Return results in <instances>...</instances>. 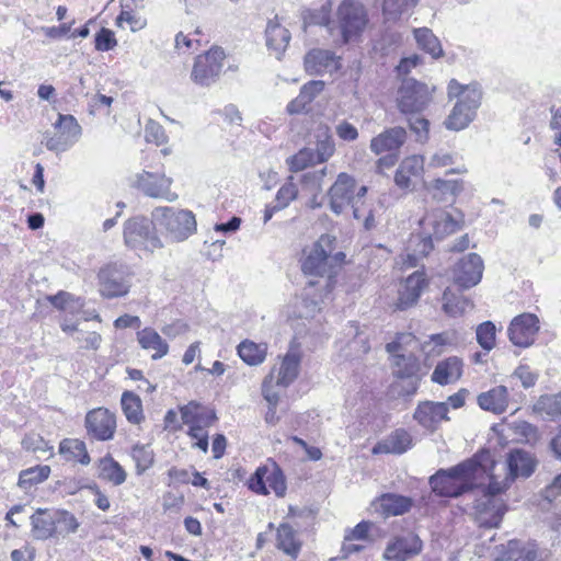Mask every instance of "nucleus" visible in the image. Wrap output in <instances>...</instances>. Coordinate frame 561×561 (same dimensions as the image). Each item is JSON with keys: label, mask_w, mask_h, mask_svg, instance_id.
Here are the masks:
<instances>
[{"label": "nucleus", "mask_w": 561, "mask_h": 561, "mask_svg": "<svg viewBox=\"0 0 561 561\" xmlns=\"http://www.w3.org/2000/svg\"><path fill=\"white\" fill-rule=\"evenodd\" d=\"M117 45L114 32L110 28L102 27L95 34V49L100 51L112 50Z\"/></svg>", "instance_id": "nucleus-55"}, {"label": "nucleus", "mask_w": 561, "mask_h": 561, "mask_svg": "<svg viewBox=\"0 0 561 561\" xmlns=\"http://www.w3.org/2000/svg\"><path fill=\"white\" fill-rule=\"evenodd\" d=\"M100 293L105 298L125 296L130 288V282L126 270L116 264H110L99 272Z\"/></svg>", "instance_id": "nucleus-10"}, {"label": "nucleus", "mask_w": 561, "mask_h": 561, "mask_svg": "<svg viewBox=\"0 0 561 561\" xmlns=\"http://www.w3.org/2000/svg\"><path fill=\"white\" fill-rule=\"evenodd\" d=\"M355 190V179L345 172L340 173L328 192L330 209L340 215L346 206L351 205L353 207Z\"/></svg>", "instance_id": "nucleus-14"}, {"label": "nucleus", "mask_w": 561, "mask_h": 561, "mask_svg": "<svg viewBox=\"0 0 561 561\" xmlns=\"http://www.w3.org/2000/svg\"><path fill=\"white\" fill-rule=\"evenodd\" d=\"M407 140V130L396 126L388 128L370 140L371 152L379 156L383 152H397Z\"/></svg>", "instance_id": "nucleus-21"}, {"label": "nucleus", "mask_w": 561, "mask_h": 561, "mask_svg": "<svg viewBox=\"0 0 561 561\" xmlns=\"http://www.w3.org/2000/svg\"><path fill=\"white\" fill-rule=\"evenodd\" d=\"M506 512V505L499 496L482 495L474 503V518L480 527L496 528Z\"/></svg>", "instance_id": "nucleus-13"}, {"label": "nucleus", "mask_w": 561, "mask_h": 561, "mask_svg": "<svg viewBox=\"0 0 561 561\" xmlns=\"http://www.w3.org/2000/svg\"><path fill=\"white\" fill-rule=\"evenodd\" d=\"M535 409L551 417L561 415V394L540 397Z\"/></svg>", "instance_id": "nucleus-50"}, {"label": "nucleus", "mask_w": 561, "mask_h": 561, "mask_svg": "<svg viewBox=\"0 0 561 561\" xmlns=\"http://www.w3.org/2000/svg\"><path fill=\"white\" fill-rule=\"evenodd\" d=\"M327 172L328 168L323 167L320 170H313L304 173L300 180L304 188L308 190L313 195L322 192V184Z\"/></svg>", "instance_id": "nucleus-49"}, {"label": "nucleus", "mask_w": 561, "mask_h": 561, "mask_svg": "<svg viewBox=\"0 0 561 561\" xmlns=\"http://www.w3.org/2000/svg\"><path fill=\"white\" fill-rule=\"evenodd\" d=\"M462 360L457 356H450L437 363L431 379L440 386L457 381L462 375Z\"/></svg>", "instance_id": "nucleus-26"}, {"label": "nucleus", "mask_w": 561, "mask_h": 561, "mask_svg": "<svg viewBox=\"0 0 561 561\" xmlns=\"http://www.w3.org/2000/svg\"><path fill=\"white\" fill-rule=\"evenodd\" d=\"M99 477L112 482L114 485H121L126 481L127 474L117 461L106 456L100 460Z\"/></svg>", "instance_id": "nucleus-38"}, {"label": "nucleus", "mask_w": 561, "mask_h": 561, "mask_svg": "<svg viewBox=\"0 0 561 561\" xmlns=\"http://www.w3.org/2000/svg\"><path fill=\"white\" fill-rule=\"evenodd\" d=\"M489 455H474L448 469H439L430 477L432 491L442 497H459L477 485V480L486 472L482 462Z\"/></svg>", "instance_id": "nucleus-1"}, {"label": "nucleus", "mask_w": 561, "mask_h": 561, "mask_svg": "<svg viewBox=\"0 0 561 561\" xmlns=\"http://www.w3.org/2000/svg\"><path fill=\"white\" fill-rule=\"evenodd\" d=\"M298 195L297 185L293 182H287L280 186L276 194L275 203L278 208H286L291 201L296 199Z\"/></svg>", "instance_id": "nucleus-54"}, {"label": "nucleus", "mask_w": 561, "mask_h": 561, "mask_svg": "<svg viewBox=\"0 0 561 561\" xmlns=\"http://www.w3.org/2000/svg\"><path fill=\"white\" fill-rule=\"evenodd\" d=\"M537 465L538 461L534 454L522 448H514L506 456L507 473L511 481L529 478L535 472Z\"/></svg>", "instance_id": "nucleus-18"}, {"label": "nucleus", "mask_w": 561, "mask_h": 561, "mask_svg": "<svg viewBox=\"0 0 561 561\" xmlns=\"http://www.w3.org/2000/svg\"><path fill=\"white\" fill-rule=\"evenodd\" d=\"M335 238L330 234H322L309 251H305L301 261L304 274L316 277L331 278L335 271H331L328 254L333 252Z\"/></svg>", "instance_id": "nucleus-5"}, {"label": "nucleus", "mask_w": 561, "mask_h": 561, "mask_svg": "<svg viewBox=\"0 0 561 561\" xmlns=\"http://www.w3.org/2000/svg\"><path fill=\"white\" fill-rule=\"evenodd\" d=\"M265 36L267 48L273 50L276 58L279 59L289 44V31L278 22L270 20L265 30Z\"/></svg>", "instance_id": "nucleus-28"}, {"label": "nucleus", "mask_w": 561, "mask_h": 561, "mask_svg": "<svg viewBox=\"0 0 561 561\" xmlns=\"http://www.w3.org/2000/svg\"><path fill=\"white\" fill-rule=\"evenodd\" d=\"M319 163L327 162L335 152V142L328 126H321L316 131V149H313Z\"/></svg>", "instance_id": "nucleus-34"}, {"label": "nucleus", "mask_w": 561, "mask_h": 561, "mask_svg": "<svg viewBox=\"0 0 561 561\" xmlns=\"http://www.w3.org/2000/svg\"><path fill=\"white\" fill-rule=\"evenodd\" d=\"M337 23L344 44L358 37L368 23L367 11L357 0H342L337 11Z\"/></svg>", "instance_id": "nucleus-4"}, {"label": "nucleus", "mask_w": 561, "mask_h": 561, "mask_svg": "<svg viewBox=\"0 0 561 561\" xmlns=\"http://www.w3.org/2000/svg\"><path fill=\"white\" fill-rule=\"evenodd\" d=\"M300 354L295 351H289L283 358L278 368L277 376H275V385L277 387L287 388L291 385L299 374Z\"/></svg>", "instance_id": "nucleus-30"}, {"label": "nucleus", "mask_w": 561, "mask_h": 561, "mask_svg": "<svg viewBox=\"0 0 561 561\" xmlns=\"http://www.w3.org/2000/svg\"><path fill=\"white\" fill-rule=\"evenodd\" d=\"M50 473L49 466H35L25 470H22L20 472L19 477V486L27 490L32 488L33 485H36L38 483H42L45 481Z\"/></svg>", "instance_id": "nucleus-43"}, {"label": "nucleus", "mask_w": 561, "mask_h": 561, "mask_svg": "<svg viewBox=\"0 0 561 561\" xmlns=\"http://www.w3.org/2000/svg\"><path fill=\"white\" fill-rule=\"evenodd\" d=\"M415 39L419 46L428 53L433 58H439L443 56V48L438 38L434 33L426 27L417 28L414 31Z\"/></svg>", "instance_id": "nucleus-42"}, {"label": "nucleus", "mask_w": 561, "mask_h": 561, "mask_svg": "<svg viewBox=\"0 0 561 561\" xmlns=\"http://www.w3.org/2000/svg\"><path fill=\"white\" fill-rule=\"evenodd\" d=\"M335 131L344 141H354L358 138L357 128L347 121L340 122L335 127Z\"/></svg>", "instance_id": "nucleus-62"}, {"label": "nucleus", "mask_w": 561, "mask_h": 561, "mask_svg": "<svg viewBox=\"0 0 561 561\" xmlns=\"http://www.w3.org/2000/svg\"><path fill=\"white\" fill-rule=\"evenodd\" d=\"M433 198L439 202H448L462 191V182L459 180L436 179L426 185Z\"/></svg>", "instance_id": "nucleus-33"}, {"label": "nucleus", "mask_w": 561, "mask_h": 561, "mask_svg": "<svg viewBox=\"0 0 561 561\" xmlns=\"http://www.w3.org/2000/svg\"><path fill=\"white\" fill-rule=\"evenodd\" d=\"M448 407L444 402L424 401L413 414L414 420L424 428L435 431L442 421H448Z\"/></svg>", "instance_id": "nucleus-19"}, {"label": "nucleus", "mask_w": 561, "mask_h": 561, "mask_svg": "<svg viewBox=\"0 0 561 561\" xmlns=\"http://www.w3.org/2000/svg\"><path fill=\"white\" fill-rule=\"evenodd\" d=\"M426 285L427 280L424 272L416 271L408 276L403 289L399 293L397 308L405 310L416 304Z\"/></svg>", "instance_id": "nucleus-22"}, {"label": "nucleus", "mask_w": 561, "mask_h": 561, "mask_svg": "<svg viewBox=\"0 0 561 561\" xmlns=\"http://www.w3.org/2000/svg\"><path fill=\"white\" fill-rule=\"evenodd\" d=\"M319 163L313 149L302 148L288 159L289 169L293 172L301 171L310 165Z\"/></svg>", "instance_id": "nucleus-47"}, {"label": "nucleus", "mask_w": 561, "mask_h": 561, "mask_svg": "<svg viewBox=\"0 0 561 561\" xmlns=\"http://www.w3.org/2000/svg\"><path fill=\"white\" fill-rule=\"evenodd\" d=\"M153 220L137 216L129 218L124 224V243L135 251L153 252L162 248V242L156 232Z\"/></svg>", "instance_id": "nucleus-3"}, {"label": "nucleus", "mask_w": 561, "mask_h": 561, "mask_svg": "<svg viewBox=\"0 0 561 561\" xmlns=\"http://www.w3.org/2000/svg\"><path fill=\"white\" fill-rule=\"evenodd\" d=\"M423 542L415 534L396 537L388 542L383 558L389 561H407L421 553Z\"/></svg>", "instance_id": "nucleus-17"}, {"label": "nucleus", "mask_w": 561, "mask_h": 561, "mask_svg": "<svg viewBox=\"0 0 561 561\" xmlns=\"http://www.w3.org/2000/svg\"><path fill=\"white\" fill-rule=\"evenodd\" d=\"M121 404L128 422L139 424L144 420L141 400L137 394L125 391L122 394Z\"/></svg>", "instance_id": "nucleus-40"}, {"label": "nucleus", "mask_w": 561, "mask_h": 561, "mask_svg": "<svg viewBox=\"0 0 561 561\" xmlns=\"http://www.w3.org/2000/svg\"><path fill=\"white\" fill-rule=\"evenodd\" d=\"M59 453L64 455L67 460H76L82 465H89L91 461L85 443L77 438H66L61 440Z\"/></svg>", "instance_id": "nucleus-36"}, {"label": "nucleus", "mask_w": 561, "mask_h": 561, "mask_svg": "<svg viewBox=\"0 0 561 561\" xmlns=\"http://www.w3.org/2000/svg\"><path fill=\"white\" fill-rule=\"evenodd\" d=\"M217 420L216 413L210 409H202L197 415V419L192 427L205 430L211 426Z\"/></svg>", "instance_id": "nucleus-64"}, {"label": "nucleus", "mask_w": 561, "mask_h": 561, "mask_svg": "<svg viewBox=\"0 0 561 561\" xmlns=\"http://www.w3.org/2000/svg\"><path fill=\"white\" fill-rule=\"evenodd\" d=\"M330 11L329 2L322 4L319 10L309 11L304 16L305 26L310 24L328 26L330 24Z\"/></svg>", "instance_id": "nucleus-53"}, {"label": "nucleus", "mask_w": 561, "mask_h": 561, "mask_svg": "<svg viewBox=\"0 0 561 561\" xmlns=\"http://www.w3.org/2000/svg\"><path fill=\"white\" fill-rule=\"evenodd\" d=\"M424 170V159L422 156H411L405 158L394 174V182L401 188H409L411 178L419 176Z\"/></svg>", "instance_id": "nucleus-31"}, {"label": "nucleus", "mask_w": 561, "mask_h": 561, "mask_svg": "<svg viewBox=\"0 0 561 561\" xmlns=\"http://www.w3.org/2000/svg\"><path fill=\"white\" fill-rule=\"evenodd\" d=\"M266 482L276 496L283 497L285 495L287 489L286 480L279 467L274 465L273 469L271 471L268 470Z\"/></svg>", "instance_id": "nucleus-52"}, {"label": "nucleus", "mask_w": 561, "mask_h": 561, "mask_svg": "<svg viewBox=\"0 0 561 561\" xmlns=\"http://www.w3.org/2000/svg\"><path fill=\"white\" fill-rule=\"evenodd\" d=\"M431 102V93L425 83L405 78L397 93V106L401 114L422 113Z\"/></svg>", "instance_id": "nucleus-6"}, {"label": "nucleus", "mask_w": 561, "mask_h": 561, "mask_svg": "<svg viewBox=\"0 0 561 561\" xmlns=\"http://www.w3.org/2000/svg\"><path fill=\"white\" fill-rule=\"evenodd\" d=\"M442 299L444 311L451 317L462 314L466 309L471 306L469 299L460 294L454 293L450 288L444 290Z\"/></svg>", "instance_id": "nucleus-41"}, {"label": "nucleus", "mask_w": 561, "mask_h": 561, "mask_svg": "<svg viewBox=\"0 0 561 561\" xmlns=\"http://www.w3.org/2000/svg\"><path fill=\"white\" fill-rule=\"evenodd\" d=\"M171 184L172 179L148 171L136 174L134 182V185L148 197L174 202L178 194L171 191Z\"/></svg>", "instance_id": "nucleus-11"}, {"label": "nucleus", "mask_w": 561, "mask_h": 561, "mask_svg": "<svg viewBox=\"0 0 561 561\" xmlns=\"http://www.w3.org/2000/svg\"><path fill=\"white\" fill-rule=\"evenodd\" d=\"M371 527V523L369 522H360L353 529H351L345 536V541L353 540H365L368 536V531Z\"/></svg>", "instance_id": "nucleus-63"}, {"label": "nucleus", "mask_w": 561, "mask_h": 561, "mask_svg": "<svg viewBox=\"0 0 561 561\" xmlns=\"http://www.w3.org/2000/svg\"><path fill=\"white\" fill-rule=\"evenodd\" d=\"M201 410V404L195 401H191L180 408L181 419L184 424L188 425V428L194 425Z\"/></svg>", "instance_id": "nucleus-59"}, {"label": "nucleus", "mask_w": 561, "mask_h": 561, "mask_svg": "<svg viewBox=\"0 0 561 561\" xmlns=\"http://www.w3.org/2000/svg\"><path fill=\"white\" fill-rule=\"evenodd\" d=\"M131 457L136 462V470L138 474H142L148 470L154 460L153 450L149 445H136L131 450Z\"/></svg>", "instance_id": "nucleus-46"}, {"label": "nucleus", "mask_w": 561, "mask_h": 561, "mask_svg": "<svg viewBox=\"0 0 561 561\" xmlns=\"http://www.w3.org/2000/svg\"><path fill=\"white\" fill-rule=\"evenodd\" d=\"M425 220L433 228V233L430 236L431 240H442L446 236L456 232L460 228L459 222L445 210H438L432 216H427Z\"/></svg>", "instance_id": "nucleus-29"}, {"label": "nucleus", "mask_w": 561, "mask_h": 561, "mask_svg": "<svg viewBox=\"0 0 561 561\" xmlns=\"http://www.w3.org/2000/svg\"><path fill=\"white\" fill-rule=\"evenodd\" d=\"M482 93L480 89H469L461 99L457 101L451 113L445 121V126L450 130L466 128L476 117L478 107L481 104Z\"/></svg>", "instance_id": "nucleus-8"}, {"label": "nucleus", "mask_w": 561, "mask_h": 561, "mask_svg": "<svg viewBox=\"0 0 561 561\" xmlns=\"http://www.w3.org/2000/svg\"><path fill=\"white\" fill-rule=\"evenodd\" d=\"M512 377L518 378L526 389L535 386L538 378L537 374L533 373L526 365H519L512 374Z\"/></svg>", "instance_id": "nucleus-60"}, {"label": "nucleus", "mask_w": 561, "mask_h": 561, "mask_svg": "<svg viewBox=\"0 0 561 561\" xmlns=\"http://www.w3.org/2000/svg\"><path fill=\"white\" fill-rule=\"evenodd\" d=\"M539 319L534 313H522L515 317L507 329L510 341L518 347L530 346L539 332Z\"/></svg>", "instance_id": "nucleus-12"}, {"label": "nucleus", "mask_w": 561, "mask_h": 561, "mask_svg": "<svg viewBox=\"0 0 561 561\" xmlns=\"http://www.w3.org/2000/svg\"><path fill=\"white\" fill-rule=\"evenodd\" d=\"M379 508L386 516H398L407 513L412 506V500L408 496L386 493L379 500Z\"/></svg>", "instance_id": "nucleus-32"}, {"label": "nucleus", "mask_w": 561, "mask_h": 561, "mask_svg": "<svg viewBox=\"0 0 561 561\" xmlns=\"http://www.w3.org/2000/svg\"><path fill=\"white\" fill-rule=\"evenodd\" d=\"M122 11L116 18V25L122 26L123 22L130 25L133 32L139 31L146 26V21L133 14L134 7L128 2L121 0Z\"/></svg>", "instance_id": "nucleus-48"}, {"label": "nucleus", "mask_w": 561, "mask_h": 561, "mask_svg": "<svg viewBox=\"0 0 561 561\" xmlns=\"http://www.w3.org/2000/svg\"><path fill=\"white\" fill-rule=\"evenodd\" d=\"M478 344L486 352L495 346L496 328L492 321H484L476 329Z\"/></svg>", "instance_id": "nucleus-45"}, {"label": "nucleus", "mask_w": 561, "mask_h": 561, "mask_svg": "<svg viewBox=\"0 0 561 561\" xmlns=\"http://www.w3.org/2000/svg\"><path fill=\"white\" fill-rule=\"evenodd\" d=\"M57 524L61 525L68 534L76 533L80 526L76 516L68 511H57Z\"/></svg>", "instance_id": "nucleus-61"}, {"label": "nucleus", "mask_w": 561, "mask_h": 561, "mask_svg": "<svg viewBox=\"0 0 561 561\" xmlns=\"http://www.w3.org/2000/svg\"><path fill=\"white\" fill-rule=\"evenodd\" d=\"M339 67L337 57L332 50L314 48L305 56V69L312 76L333 73Z\"/></svg>", "instance_id": "nucleus-20"}, {"label": "nucleus", "mask_w": 561, "mask_h": 561, "mask_svg": "<svg viewBox=\"0 0 561 561\" xmlns=\"http://www.w3.org/2000/svg\"><path fill=\"white\" fill-rule=\"evenodd\" d=\"M33 537L37 540H46L56 534L57 512L47 508H37L31 516Z\"/></svg>", "instance_id": "nucleus-24"}, {"label": "nucleus", "mask_w": 561, "mask_h": 561, "mask_svg": "<svg viewBox=\"0 0 561 561\" xmlns=\"http://www.w3.org/2000/svg\"><path fill=\"white\" fill-rule=\"evenodd\" d=\"M75 341L84 350H98L101 345L102 337L94 331H83V334H77Z\"/></svg>", "instance_id": "nucleus-58"}, {"label": "nucleus", "mask_w": 561, "mask_h": 561, "mask_svg": "<svg viewBox=\"0 0 561 561\" xmlns=\"http://www.w3.org/2000/svg\"><path fill=\"white\" fill-rule=\"evenodd\" d=\"M300 542L296 538V531L288 524H280L277 529V548L287 556L296 559L300 551Z\"/></svg>", "instance_id": "nucleus-35"}, {"label": "nucleus", "mask_w": 561, "mask_h": 561, "mask_svg": "<svg viewBox=\"0 0 561 561\" xmlns=\"http://www.w3.org/2000/svg\"><path fill=\"white\" fill-rule=\"evenodd\" d=\"M154 225L164 230L173 241H184L196 231L193 211L174 207H156L151 213Z\"/></svg>", "instance_id": "nucleus-2"}, {"label": "nucleus", "mask_w": 561, "mask_h": 561, "mask_svg": "<svg viewBox=\"0 0 561 561\" xmlns=\"http://www.w3.org/2000/svg\"><path fill=\"white\" fill-rule=\"evenodd\" d=\"M56 133L45 136V146L56 153L65 152L71 148L81 136V126L72 115L59 114L54 124Z\"/></svg>", "instance_id": "nucleus-7"}, {"label": "nucleus", "mask_w": 561, "mask_h": 561, "mask_svg": "<svg viewBox=\"0 0 561 561\" xmlns=\"http://www.w3.org/2000/svg\"><path fill=\"white\" fill-rule=\"evenodd\" d=\"M137 342L145 351L152 352L153 360L161 359L169 353V344L152 328H145L137 332Z\"/></svg>", "instance_id": "nucleus-27"}, {"label": "nucleus", "mask_w": 561, "mask_h": 561, "mask_svg": "<svg viewBox=\"0 0 561 561\" xmlns=\"http://www.w3.org/2000/svg\"><path fill=\"white\" fill-rule=\"evenodd\" d=\"M412 447V436L403 428L392 432L387 438L376 444L374 454L401 455Z\"/></svg>", "instance_id": "nucleus-25"}, {"label": "nucleus", "mask_w": 561, "mask_h": 561, "mask_svg": "<svg viewBox=\"0 0 561 561\" xmlns=\"http://www.w3.org/2000/svg\"><path fill=\"white\" fill-rule=\"evenodd\" d=\"M266 344H256L249 340L241 342L238 346V354L240 358L250 366L262 364L266 357Z\"/></svg>", "instance_id": "nucleus-37"}, {"label": "nucleus", "mask_w": 561, "mask_h": 561, "mask_svg": "<svg viewBox=\"0 0 561 561\" xmlns=\"http://www.w3.org/2000/svg\"><path fill=\"white\" fill-rule=\"evenodd\" d=\"M275 388H278V387L275 385L274 373H271L268 376L265 377V379L263 381L262 393H263L264 399L273 408H276V405L279 401V391H277Z\"/></svg>", "instance_id": "nucleus-56"}, {"label": "nucleus", "mask_w": 561, "mask_h": 561, "mask_svg": "<svg viewBox=\"0 0 561 561\" xmlns=\"http://www.w3.org/2000/svg\"><path fill=\"white\" fill-rule=\"evenodd\" d=\"M404 115L411 133L415 135V140L421 144L426 142L430 133V122L421 113Z\"/></svg>", "instance_id": "nucleus-44"}, {"label": "nucleus", "mask_w": 561, "mask_h": 561, "mask_svg": "<svg viewBox=\"0 0 561 561\" xmlns=\"http://www.w3.org/2000/svg\"><path fill=\"white\" fill-rule=\"evenodd\" d=\"M88 435L96 440H110L116 430L115 415L108 410L99 408L88 412L85 416Z\"/></svg>", "instance_id": "nucleus-15"}, {"label": "nucleus", "mask_w": 561, "mask_h": 561, "mask_svg": "<svg viewBox=\"0 0 561 561\" xmlns=\"http://www.w3.org/2000/svg\"><path fill=\"white\" fill-rule=\"evenodd\" d=\"M478 405L488 412L502 414L507 411L510 405V394L505 386L500 385L488 391L481 392L477 397Z\"/></svg>", "instance_id": "nucleus-23"}, {"label": "nucleus", "mask_w": 561, "mask_h": 561, "mask_svg": "<svg viewBox=\"0 0 561 561\" xmlns=\"http://www.w3.org/2000/svg\"><path fill=\"white\" fill-rule=\"evenodd\" d=\"M393 374L399 378H411L417 375L420 363L417 357L409 353L396 354L393 359Z\"/></svg>", "instance_id": "nucleus-39"}, {"label": "nucleus", "mask_w": 561, "mask_h": 561, "mask_svg": "<svg viewBox=\"0 0 561 561\" xmlns=\"http://www.w3.org/2000/svg\"><path fill=\"white\" fill-rule=\"evenodd\" d=\"M324 89L321 80H311L300 88L299 96L309 105Z\"/></svg>", "instance_id": "nucleus-57"}, {"label": "nucleus", "mask_w": 561, "mask_h": 561, "mask_svg": "<svg viewBox=\"0 0 561 561\" xmlns=\"http://www.w3.org/2000/svg\"><path fill=\"white\" fill-rule=\"evenodd\" d=\"M483 261L477 253L462 257L454 270V280L461 289L476 286L482 278Z\"/></svg>", "instance_id": "nucleus-16"}, {"label": "nucleus", "mask_w": 561, "mask_h": 561, "mask_svg": "<svg viewBox=\"0 0 561 561\" xmlns=\"http://www.w3.org/2000/svg\"><path fill=\"white\" fill-rule=\"evenodd\" d=\"M225 53L221 48H214L195 59L192 79L195 83L209 87L219 78L224 67Z\"/></svg>", "instance_id": "nucleus-9"}, {"label": "nucleus", "mask_w": 561, "mask_h": 561, "mask_svg": "<svg viewBox=\"0 0 561 561\" xmlns=\"http://www.w3.org/2000/svg\"><path fill=\"white\" fill-rule=\"evenodd\" d=\"M267 473H268L267 467H265V466L259 467L248 481L249 489L257 494L267 495L268 494V489L266 486Z\"/></svg>", "instance_id": "nucleus-51"}]
</instances>
